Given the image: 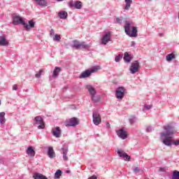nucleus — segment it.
Here are the masks:
<instances>
[{
  "label": "nucleus",
  "instance_id": "nucleus-1",
  "mask_svg": "<svg viewBox=\"0 0 179 179\" xmlns=\"http://www.w3.org/2000/svg\"><path fill=\"white\" fill-rule=\"evenodd\" d=\"M164 129L165 131H162L160 134V139L162 143H164L165 146H171V145L178 146L179 140L174 141L171 139V136L174 134V127L168 124L164 127Z\"/></svg>",
  "mask_w": 179,
  "mask_h": 179
},
{
  "label": "nucleus",
  "instance_id": "nucleus-2",
  "mask_svg": "<svg viewBox=\"0 0 179 179\" xmlns=\"http://www.w3.org/2000/svg\"><path fill=\"white\" fill-rule=\"evenodd\" d=\"M28 23L29 25L27 23L24 22V21H23V18H22L19 15L13 16V24H14V26H17V24H22L25 30H27V31H29L30 29H33L36 24L33 20H29Z\"/></svg>",
  "mask_w": 179,
  "mask_h": 179
},
{
  "label": "nucleus",
  "instance_id": "nucleus-3",
  "mask_svg": "<svg viewBox=\"0 0 179 179\" xmlns=\"http://www.w3.org/2000/svg\"><path fill=\"white\" fill-rule=\"evenodd\" d=\"M124 28L126 34L129 37H138V28L133 27L131 31V22L129 21H125Z\"/></svg>",
  "mask_w": 179,
  "mask_h": 179
},
{
  "label": "nucleus",
  "instance_id": "nucleus-4",
  "mask_svg": "<svg viewBox=\"0 0 179 179\" xmlns=\"http://www.w3.org/2000/svg\"><path fill=\"white\" fill-rule=\"evenodd\" d=\"M71 47L76 50H89L91 45L90 44H87L86 42H80L78 40H74L73 41V45Z\"/></svg>",
  "mask_w": 179,
  "mask_h": 179
},
{
  "label": "nucleus",
  "instance_id": "nucleus-5",
  "mask_svg": "<svg viewBox=\"0 0 179 179\" xmlns=\"http://www.w3.org/2000/svg\"><path fill=\"white\" fill-rule=\"evenodd\" d=\"M90 94H91V99L94 103H99L100 101V96L96 95V90L92 85H88L86 86Z\"/></svg>",
  "mask_w": 179,
  "mask_h": 179
},
{
  "label": "nucleus",
  "instance_id": "nucleus-6",
  "mask_svg": "<svg viewBox=\"0 0 179 179\" xmlns=\"http://www.w3.org/2000/svg\"><path fill=\"white\" fill-rule=\"evenodd\" d=\"M34 125H38V129H44L45 128V124H44V120L41 116H36L34 120Z\"/></svg>",
  "mask_w": 179,
  "mask_h": 179
},
{
  "label": "nucleus",
  "instance_id": "nucleus-7",
  "mask_svg": "<svg viewBox=\"0 0 179 179\" xmlns=\"http://www.w3.org/2000/svg\"><path fill=\"white\" fill-rule=\"evenodd\" d=\"M125 95V87H118L116 89L115 97L118 100H122L124 99V96Z\"/></svg>",
  "mask_w": 179,
  "mask_h": 179
},
{
  "label": "nucleus",
  "instance_id": "nucleus-8",
  "mask_svg": "<svg viewBox=\"0 0 179 179\" xmlns=\"http://www.w3.org/2000/svg\"><path fill=\"white\" fill-rule=\"evenodd\" d=\"M92 120L93 123L95 125H100L101 124V116L100 115V113H99V111L95 110L92 113Z\"/></svg>",
  "mask_w": 179,
  "mask_h": 179
},
{
  "label": "nucleus",
  "instance_id": "nucleus-9",
  "mask_svg": "<svg viewBox=\"0 0 179 179\" xmlns=\"http://www.w3.org/2000/svg\"><path fill=\"white\" fill-rule=\"evenodd\" d=\"M139 62L138 61H134L133 63H131L129 71L130 73L134 75V73H136L139 72Z\"/></svg>",
  "mask_w": 179,
  "mask_h": 179
},
{
  "label": "nucleus",
  "instance_id": "nucleus-10",
  "mask_svg": "<svg viewBox=\"0 0 179 179\" xmlns=\"http://www.w3.org/2000/svg\"><path fill=\"white\" fill-rule=\"evenodd\" d=\"M116 134L118 138H120V139L124 140L127 139V138H128L127 131H125L124 128H121L119 130H116Z\"/></svg>",
  "mask_w": 179,
  "mask_h": 179
},
{
  "label": "nucleus",
  "instance_id": "nucleus-11",
  "mask_svg": "<svg viewBox=\"0 0 179 179\" xmlns=\"http://www.w3.org/2000/svg\"><path fill=\"white\" fill-rule=\"evenodd\" d=\"M109 41H111V32H106L102 37L101 44L106 45Z\"/></svg>",
  "mask_w": 179,
  "mask_h": 179
},
{
  "label": "nucleus",
  "instance_id": "nucleus-12",
  "mask_svg": "<svg viewBox=\"0 0 179 179\" xmlns=\"http://www.w3.org/2000/svg\"><path fill=\"white\" fill-rule=\"evenodd\" d=\"M117 153L120 157H122L125 162H129L131 160V156L128 155L127 152H124L122 150H117Z\"/></svg>",
  "mask_w": 179,
  "mask_h": 179
},
{
  "label": "nucleus",
  "instance_id": "nucleus-13",
  "mask_svg": "<svg viewBox=\"0 0 179 179\" xmlns=\"http://www.w3.org/2000/svg\"><path fill=\"white\" fill-rule=\"evenodd\" d=\"M69 8H75V9H82V1H71L69 3Z\"/></svg>",
  "mask_w": 179,
  "mask_h": 179
},
{
  "label": "nucleus",
  "instance_id": "nucleus-14",
  "mask_svg": "<svg viewBox=\"0 0 179 179\" xmlns=\"http://www.w3.org/2000/svg\"><path fill=\"white\" fill-rule=\"evenodd\" d=\"M60 152L61 153L63 154V160L64 162H68L69 160V158H68V152H69L68 147L62 148Z\"/></svg>",
  "mask_w": 179,
  "mask_h": 179
},
{
  "label": "nucleus",
  "instance_id": "nucleus-15",
  "mask_svg": "<svg viewBox=\"0 0 179 179\" xmlns=\"http://www.w3.org/2000/svg\"><path fill=\"white\" fill-rule=\"evenodd\" d=\"M52 134L53 136H55V138H61V134H62L61 128H59V127H57L52 129Z\"/></svg>",
  "mask_w": 179,
  "mask_h": 179
},
{
  "label": "nucleus",
  "instance_id": "nucleus-16",
  "mask_svg": "<svg viewBox=\"0 0 179 179\" xmlns=\"http://www.w3.org/2000/svg\"><path fill=\"white\" fill-rule=\"evenodd\" d=\"M26 153L28 155V156H29V157H34L36 156V151L31 146L28 147Z\"/></svg>",
  "mask_w": 179,
  "mask_h": 179
},
{
  "label": "nucleus",
  "instance_id": "nucleus-17",
  "mask_svg": "<svg viewBox=\"0 0 179 179\" xmlns=\"http://www.w3.org/2000/svg\"><path fill=\"white\" fill-rule=\"evenodd\" d=\"M79 124V120L76 117H72L70 119L69 122V127H76V125Z\"/></svg>",
  "mask_w": 179,
  "mask_h": 179
},
{
  "label": "nucleus",
  "instance_id": "nucleus-18",
  "mask_svg": "<svg viewBox=\"0 0 179 179\" xmlns=\"http://www.w3.org/2000/svg\"><path fill=\"white\" fill-rule=\"evenodd\" d=\"M48 156L50 157V159H54V157H55V152L54 151V148H52V147L48 148Z\"/></svg>",
  "mask_w": 179,
  "mask_h": 179
},
{
  "label": "nucleus",
  "instance_id": "nucleus-19",
  "mask_svg": "<svg viewBox=\"0 0 179 179\" xmlns=\"http://www.w3.org/2000/svg\"><path fill=\"white\" fill-rule=\"evenodd\" d=\"M9 41L6 40V38L5 36H0V45L3 47H6V45H8Z\"/></svg>",
  "mask_w": 179,
  "mask_h": 179
},
{
  "label": "nucleus",
  "instance_id": "nucleus-20",
  "mask_svg": "<svg viewBox=\"0 0 179 179\" xmlns=\"http://www.w3.org/2000/svg\"><path fill=\"white\" fill-rule=\"evenodd\" d=\"M34 179H48L47 177L40 173H34L33 175Z\"/></svg>",
  "mask_w": 179,
  "mask_h": 179
},
{
  "label": "nucleus",
  "instance_id": "nucleus-21",
  "mask_svg": "<svg viewBox=\"0 0 179 179\" xmlns=\"http://www.w3.org/2000/svg\"><path fill=\"white\" fill-rule=\"evenodd\" d=\"M91 73L89 70H86L85 71L83 72L80 76V79H83L85 78H89L90 76Z\"/></svg>",
  "mask_w": 179,
  "mask_h": 179
},
{
  "label": "nucleus",
  "instance_id": "nucleus-22",
  "mask_svg": "<svg viewBox=\"0 0 179 179\" xmlns=\"http://www.w3.org/2000/svg\"><path fill=\"white\" fill-rule=\"evenodd\" d=\"M5 112H1L0 113V124L1 125H3L5 122H6V119L5 118Z\"/></svg>",
  "mask_w": 179,
  "mask_h": 179
},
{
  "label": "nucleus",
  "instance_id": "nucleus-23",
  "mask_svg": "<svg viewBox=\"0 0 179 179\" xmlns=\"http://www.w3.org/2000/svg\"><path fill=\"white\" fill-rule=\"evenodd\" d=\"M124 2L126 3V6H124V10H129L131 5L132 4V0H124Z\"/></svg>",
  "mask_w": 179,
  "mask_h": 179
},
{
  "label": "nucleus",
  "instance_id": "nucleus-24",
  "mask_svg": "<svg viewBox=\"0 0 179 179\" xmlns=\"http://www.w3.org/2000/svg\"><path fill=\"white\" fill-rule=\"evenodd\" d=\"M62 69L60 67H55L54 71H53V73H52V78H57L58 76V73H59V72H61Z\"/></svg>",
  "mask_w": 179,
  "mask_h": 179
},
{
  "label": "nucleus",
  "instance_id": "nucleus-25",
  "mask_svg": "<svg viewBox=\"0 0 179 179\" xmlns=\"http://www.w3.org/2000/svg\"><path fill=\"white\" fill-rule=\"evenodd\" d=\"M59 17L61 19H66L68 17V13L65 11H61L59 13Z\"/></svg>",
  "mask_w": 179,
  "mask_h": 179
},
{
  "label": "nucleus",
  "instance_id": "nucleus-26",
  "mask_svg": "<svg viewBox=\"0 0 179 179\" xmlns=\"http://www.w3.org/2000/svg\"><path fill=\"white\" fill-rule=\"evenodd\" d=\"M124 60L125 62H131V55L128 52L124 53Z\"/></svg>",
  "mask_w": 179,
  "mask_h": 179
},
{
  "label": "nucleus",
  "instance_id": "nucleus-27",
  "mask_svg": "<svg viewBox=\"0 0 179 179\" xmlns=\"http://www.w3.org/2000/svg\"><path fill=\"white\" fill-rule=\"evenodd\" d=\"M100 69V66H94L90 69L88 71L90 72V73H94V72H97Z\"/></svg>",
  "mask_w": 179,
  "mask_h": 179
},
{
  "label": "nucleus",
  "instance_id": "nucleus-28",
  "mask_svg": "<svg viewBox=\"0 0 179 179\" xmlns=\"http://www.w3.org/2000/svg\"><path fill=\"white\" fill-rule=\"evenodd\" d=\"M166 61L168 62H170V61H171L172 59H174V58H176V55L171 53L169 54L168 55H166Z\"/></svg>",
  "mask_w": 179,
  "mask_h": 179
},
{
  "label": "nucleus",
  "instance_id": "nucleus-29",
  "mask_svg": "<svg viewBox=\"0 0 179 179\" xmlns=\"http://www.w3.org/2000/svg\"><path fill=\"white\" fill-rule=\"evenodd\" d=\"M35 2H37L38 5L40 6H45L47 4V2L45 1V0H34Z\"/></svg>",
  "mask_w": 179,
  "mask_h": 179
},
{
  "label": "nucleus",
  "instance_id": "nucleus-30",
  "mask_svg": "<svg viewBox=\"0 0 179 179\" xmlns=\"http://www.w3.org/2000/svg\"><path fill=\"white\" fill-rule=\"evenodd\" d=\"M123 20H124V18L122 17H116L115 19V23H117V24H122Z\"/></svg>",
  "mask_w": 179,
  "mask_h": 179
},
{
  "label": "nucleus",
  "instance_id": "nucleus-31",
  "mask_svg": "<svg viewBox=\"0 0 179 179\" xmlns=\"http://www.w3.org/2000/svg\"><path fill=\"white\" fill-rule=\"evenodd\" d=\"M172 179H179V171H175L173 173Z\"/></svg>",
  "mask_w": 179,
  "mask_h": 179
},
{
  "label": "nucleus",
  "instance_id": "nucleus-32",
  "mask_svg": "<svg viewBox=\"0 0 179 179\" xmlns=\"http://www.w3.org/2000/svg\"><path fill=\"white\" fill-rule=\"evenodd\" d=\"M129 121L130 124H135V122H136V121H138V119L135 116H131L129 119Z\"/></svg>",
  "mask_w": 179,
  "mask_h": 179
},
{
  "label": "nucleus",
  "instance_id": "nucleus-33",
  "mask_svg": "<svg viewBox=\"0 0 179 179\" xmlns=\"http://www.w3.org/2000/svg\"><path fill=\"white\" fill-rule=\"evenodd\" d=\"M62 176V171L61 170H57L55 173V178H59Z\"/></svg>",
  "mask_w": 179,
  "mask_h": 179
},
{
  "label": "nucleus",
  "instance_id": "nucleus-34",
  "mask_svg": "<svg viewBox=\"0 0 179 179\" xmlns=\"http://www.w3.org/2000/svg\"><path fill=\"white\" fill-rule=\"evenodd\" d=\"M61 40V36L58 34H55V36L53 37V41H60Z\"/></svg>",
  "mask_w": 179,
  "mask_h": 179
},
{
  "label": "nucleus",
  "instance_id": "nucleus-35",
  "mask_svg": "<svg viewBox=\"0 0 179 179\" xmlns=\"http://www.w3.org/2000/svg\"><path fill=\"white\" fill-rule=\"evenodd\" d=\"M41 73H43V70H39L38 73L35 75V78H37L38 79L41 78Z\"/></svg>",
  "mask_w": 179,
  "mask_h": 179
},
{
  "label": "nucleus",
  "instance_id": "nucleus-36",
  "mask_svg": "<svg viewBox=\"0 0 179 179\" xmlns=\"http://www.w3.org/2000/svg\"><path fill=\"white\" fill-rule=\"evenodd\" d=\"M145 131L146 132H152L153 131V127L152 126H147Z\"/></svg>",
  "mask_w": 179,
  "mask_h": 179
},
{
  "label": "nucleus",
  "instance_id": "nucleus-37",
  "mask_svg": "<svg viewBox=\"0 0 179 179\" xmlns=\"http://www.w3.org/2000/svg\"><path fill=\"white\" fill-rule=\"evenodd\" d=\"M121 58V55H119L115 57V62H120V59Z\"/></svg>",
  "mask_w": 179,
  "mask_h": 179
},
{
  "label": "nucleus",
  "instance_id": "nucleus-38",
  "mask_svg": "<svg viewBox=\"0 0 179 179\" xmlns=\"http://www.w3.org/2000/svg\"><path fill=\"white\" fill-rule=\"evenodd\" d=\"M141 170L139 169V167H136L133 169V171L136 173L138 174Z\"/></svg>",
  "mask_w": 179,
  "mask_h": 179
},
{
  "label": "nucleus",
  "instance_id": "nucleus-39",
  "mask_svg": "<svg viewBox=\"0 0 179 179\" xmlns=\"http://www.w3.org/2000/svg\"><path fill=\"white\" fill-rule=\"evenodd\" d=\"M144 108L145 110H150V108H152V105H145Z\"/></svg>",
  "mask_w": 179,
  "mask_h": 179
},
{
  "label": "nucleus",
  "instance_id": "nucleus-40",
  "mask_svg": "<svg viewBox=\"0 0 179 179\" xmlns=\"http://www.w3.org/2000/svg\"><path fill=\"white\" fill-rule=\"evenodd\" d=\"M131 46L133 47L134 48H136V43H135V41H131Z\"/></svg>",
  "mask_w": 179,
  "mask_h": 179
},
{
  "label": "nucleus",
  "instance_id": "nucleus-41",
  "mask_svg": "<svg viewBox=\"0 0 179 179\" xmlns=\"http://www.w3.org/2000/svg\"><path fill=\"white\" fill-rule=\"evenodd\" d=\"M55 34V31H54L53 29H52L50 30V36L52 37V36H54Z\"/></svg>",
  "mask_w": 179,
  "mask_h": 179
},
{
  "label": "nucleus",
  "instance_id": "nucleus-42",
  "mask_svg": "<svg viewBox=\"0 0 179 179\" xmlns=\"http://www.w3.org/2000/svg\"><path fill=\"white\" fill-rule=\"evenodd\" d=\"M13 90H17V85L15 84L13 85Z\"/></svg>",
  "mask_w": 179,
  "mask_h": 179
},
{
  "label": "nucleus",
  "instance_id": "nucleus-43",
  "mask_svg": "<svg viewBox=\"0 0 179 179\" xmlns=\"http://www.w3.org/2000/svg\"><path fill=\"white\" fill-rule=\"evenodd\" d=\"M159 171H162V173H164V171H166V168H164V167L160 168Z\"/></svg>",
  "mask_w": 179,
  "mask_h": 179
},
{
  "label": "nucleus",
  "instance_id": "nucleus-44",
  "mask_svg": "<svg viewBox=\"0 0 179 179\" xmlns=\"http://www.w3.org/2000/svg\"><path fill=\"white\" fill-rule=\"evenodd\" d=\"M88 179H97V176H96V175H93L92 176L90 177Z\"/></svg>",
  "mask_w": 179,
  "mask_h": 179
},
{
  "label": "nucleus",
  "instance_id": "nucleus-45",
  "mask_svg": "<svg viewBox=\"0 0 179 179\" xmlns=\"http://www.w3.org/2000/svg\"><path fill=\"white\" fill-rule=\"evenodd\" d=\"M106 128H108V129H110V125L108 122H106Z\"/></svg>",
  "mask_w": 179,
  "mask_h": 179
},
{
  "label": "nucleus",
  "instance_id": "nucleus-46",
  "mask_svg": "<svg viewBox=\"0 0 179 179\" xmlns=\"http://www.w3.org/2000/svg\"><path fill=\"white\" fill-rule=\"evenodd\" d=\"M0 163H1V164H3V160H2V159H1V158H0Z\"/></svg>",
  "mask_w": 179,
  "mask_h": 179
},
{
  "label": "nucleus",
  "instance_id": "nucleus-47",
  "mask_svg": "<svg viewBox=\"0 0 179 179\" xmlns=\"http://www.w3.org/2000/svg\"><path fill=\"white\" fill-rule=\"evenodd\" d=\"M58 2H61V1H64V0H57Z\"/></svg>",
  "mask_w": 179,
  "mask_h": 179
},
{
  "label": "nucleus",
  "instance_id": "nucleus-48",
  "mask_svg": "<svg viewBox=\"0 0 179 179\" xmlns=\"http://www.w3.org/2000/svg\"><path fill=\"white\" fill-rule=\"evenodd\" d=\"M66 173H71V171H66Z\"/></svg>",
  "mask_w": 179,
  "mask_h": 179
},
{
  "label": "nucleus",
  "instance_id": "nucleus-49",
  "mask_svg": "<svg viewBox=\"0 0 179 179\" xmlns=\"http://www.w3.org/2000/svg\"><path fill=\"white\" fill-rule=\"evenodd\" d=\"M178 19H179V15H178Z\"/></svg>",
  "mask_w": 179,
  "mask_h": 179
},
{
  "label": "nucleus",
  "instance_id": "nucleus-50",
  "mask_svg": "<svg viewBox=\"0 0 179 179\" xmlns=\"http://www.w3.org/2000/svg\"><path fill=\"white\" fill-rule=\"evenodd\" d=\"M0 104H1V101H0Z\"/></svg>",
  "mask_w": 179,
  "mask_h": 179
}]
</instances>
